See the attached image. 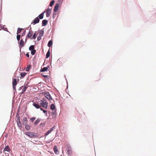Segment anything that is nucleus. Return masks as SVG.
I'll return each mask as SVG.
<instances>
[{
	"label": "nucleus",
	"mask_w": 156,
	"mask_h": 156,
	"mask_svg": "<svg viewBox=\"0 0 156 156\" xmlns=\"http://www.w3.org/2000/svg\"><path fill=\"white\" fill-rule=\"evenodd\" d=\"M54 3H55V1L54 0H53V1H51L50 2V6H52L54 5Z\"/></svg>",
	"instance_id": "2f4dec72"
},
{
	"label": "nucleus",
	"mask_w": 156,
	"mask_h": 156,
	"mask_svg": "<svg viewBox=\"0 0 156 156\" xmlns=\"http://www.w3.org/2000/svg\"><path fill=\"white\" fill-rule=\"evenodd\" d=\"M34 49V45H31L29 48V49L30 50H32Z\"/></svg>",
	"instance_id": "a878e982"
},
{
	"label": "nucleus",
	"mask_w": 156,
	"mask_h": 156,
	"mask_svg": "<svg viewBox=\"0 0 156 156\" xmlns=\"http://www.w3.org/2000/svg\"><path fill=\"white\" fill-rule=\"evenodd\" d=\"M27 117H24L22 121V124L23 125H25L27 123Z\"/></svg>",
	"instance_id": "9b49d317"
},
{
	"label": "nucleus",
	"mask_w": 156,
	"mask_h": 156,
	"mask_svg": "<svg viewBox=\"0 0 156 156\" xmlns=\"http://www.w3.org/2000/svg\"><path fill=\"white\" fill-rule=\"evenodd\" d=\"M48 23V21L46 20H44L42 21V25L43 26L46 25Z\"/></svg>",
	"instance_id": "f3484780"
},
{
	"label": "nucleus",
	"mask_w": 156,
	"mask_h": 156,
	"mask_svg": "<svg viewBox=\"0 0 156 156\" xmlns=\"http://www.w3.org/2000/svg\"><path fill=\"white\" fill-rule=\"evenodd\" d=\"M53 150L55 153L56 154H58V153L59 151L58 150L57 147L56 146H54L53 147Z\"/></svg>",
	"instance_id": "1a4fd4ad"
},
{
	"label": "nucleus",
	"mask_w": 156,
	"mask_h": 156,
	"mask_svg": "<svg viewBox=\"0 0 156 156\" xmlns=\"http://www.w3.org/2000/svg\"><path fill=\"white\" fill-rule=\"evenodd\" d=\"M66 151H67V153L69 156H71L72 154V151L71 150V148L70 146L68 145L67 146L66 148Z\"/></svg>",
	"instance_id": "7ed1b4c3"
},
{
	"label": "nucleus",
	"mask_w": 156,
	"mask_h": 156,
	"mask_svg": "<svg viewBox=\"0 0 156 156\" xmlns=\"http://www.w3.org/2000/svg\"><path fill=\"white\" fill-rule=\"evenodd\" d=\"M26 56L27 57H29V55L28 54H27L26 55Z\"/></svg>",
	"instance_id": "4c0bfd02"
},
{
	"label": "nucleus",
	"mask_w": 156,
	"mask_h": 156,
	"mask_svg": "<svg viewBox=\"0 0 156 156\" xmlns=\"http://www.w3.org/2000/svg\"><path fill=\"white\" fill-rule=\"evenodd\" d=\"M42 94L44 95L49 101H51L52 100V98L49 92H43L42 93Z\"/></svg>",
	"instance_id": "f257e3e1"
},
{
	"label": "nucleus",
	"mask_w": 156,
	"mask_h": 156,
	"mask_svg": "<svg viewBox=\"0 0 156 156\" xmlns=\"http://www.w3.org/2000/svg\"><path fill=\"white\" fill-rule=\"evenodd\" d=\"M17 123L18 125V126L20 128H21L22 127V125L21 123V122L20 121V119L19 118V117L18 118L17 121Z\"/></svg>",
	"instance_id": "6e6552de"
},
{
	"label": "nucleus",
	"mask_w": 156,
	"mask_h": 156,
	"mask_svg": "<svg viewBox=\"0 0 156 156\" xmlns=\"http://www.w3.org/2000/svg\"><path fill=\"white\" fill-rule=\"evenodd\" d=\"M42 76H43L45 77H47L48 76L45 75L44 74H42Z\"/></svg>",
	"instance_id": "f704fd0d"
},
{
	"label": "nucleus",
	"mask_w": 156,
	"mask_h": 156,
	"mask_svg": "<svg viewBox=\"0 0 156 156\" xmlns=\"http://www.w3.org/2000/svg\"><path fill=\"white\" fill-rule=\"evenodd\" d=\"M25 31L22 34V36H23L25 34Z\"/></svg>",
	"instance_id": "c9c22d12"
},
{
	"label": "nucleus",
	"mask_w": 156,
	"mask_h": 156,
	"mask_svg": "<svg viewBox=\"0 0 156 156\" xmlns=\"http://www.w3.org/2000/svg\"><path fill=\"white\" fill-rule=\"evenodd\" d=\"M37 34H38L36 32H35L33 37L31 38V39H35L36 38V37L37 35Z\"/></svg>",
	"instance_id": "aec40b11"
},
{
	"label": "nucleus",
	"mask_w": 156,
	"mask_h": 156,
	"mask_svg": "<svg viewBox=\"0 0 156 156\" xmlns=\"http://www.w3.org/2000/svg\"><path fill=\"white\" fill-rule=\"evenodd\" d=\"M22 29H23L22 28H18L17 32V34H18L20 33Z\"/></svg>",
	"instance_id": "393cba45"
},
{
	"label": "nucleus",
	"mask_w": 156,
	"mask_h": 156,
	"mask_svg": "<svg viewBox=\"0 0 156 156\" xmlns=\"http://www.w3.org/2000/svg\"><path fill=\"white\" fill-rule=\"evenodd\" d=\"M31 65H28L27 66V67L26 70V71H28L29 70H30V67H31Z\"/></svg>",
	"instance_id": "c756f323"
},
{
	"label": "nucleus",
	"mask_w": 156,
	"mask_h": 156,
	"mask_svg": "<svg viewBox=\"0 0 156 156\" xmlns=\"http://www.w3.org/2000/svg\"><path fill=\"white\" fill-rule=\"evenodd\" d=\"M40 121V120L39 119H37L34 122V124L35 125H37Z\"/></svg>",
	"instance_id": "412c9836"
},
{
	"label": "nucleus",
	"mask_w": 156,
	"mask_h": 156,
	"mask_svg": "<svg viewBox=\"0 0 156 156\" xmlns=\"http://www.w3.org/2000/svg\"><path fill=\"white\" fill-rule=\"evenodd\" d=\"M40 108L41 110V111H43L44 110L42 108H41L40 107Z\"/></svg>",
	"instance_id": "58836bf2"
},
{
	"label": "nucleus",
	"mask_w": 156,
	"mask_h": 156,
	"mask_svg": "<svg viewBox=\"0 0 156 156\" xmlns=\"http://www.w3.org/2000/svg\"><path fill=\"white\" fill-rule=\"evenodd\" d=\"M31 51V54H32L33 55L35 54L36 52V50H35V49L32 50Z\"/></svg>",
	"instance_id": "7c9ffc66"
},
{
	"label": "nucleus",
	"mask_w": 156,
	"mask_h": 156,
	"mask_svg": "<svg viewBox=\"0 0 156 156\" xmlns=\"http://www.w3.org/2000/svg\"><path fill=\"white\" fill-rule=\"evenodd\" d=\"M20 37V35L17 34V39L18 41H19Z\"/></svg>",
	"instance_id": "473e14b6"
},
{
	"label": "nucleus",
	"mask_w": 156,
	"mask_h": 156,
	"mask_svg": "<svg viewBox=\"0 0 156 156\" xmlns=\"http://www.w3.org/2000/svg\"><path fill=\"white\" fill-rule=\"evenodd\" d=\"M17 84V82L16 79H14L12 82V87L14 90H16V86Z\"/></svg>",
	"instance_id": "423d86ee"
},
{
	"label": "nucleus",
	"mask_w": 156,
	"mask_h": 156,
	"mask_svg": "<svg viewBox=\"0 0 156 156\" xmlns=\"http://www.w3.org/2000/svg\"><path fill=\"white\" fill-rule=\"evenodd\" d=\"M34 133L31 132H27L25 133V134L30 138L35 137V136L34 134Z\"/></svg>",
	"instance_id": "20e7f679"
},
{
	"label": "nucleus",
	"mask_w": 156,
	"mask_h": 156,
	"mask_svg": "<svg viewBox=\"0 0 156 156\" xmlns=\"http://www.w3.org/2000/svg\"><path fill=\"white\" fill-rule=\"evenodd\" d=\"M24 41L22 40L21 39L20 42V47L21 48L22 47H23L24 46Z\"/></svg>",
	"instance_id": "f8f14e48"
},
{
	"label": "nucleus",
	"mask_w": 156,
	"mask_h": 156,
	"mask_svg": "<svg viewBox=\"0 0 156 156\" xmlns=\"http://www.w3.org/2000/svg\"><path fill=\"white\" fill-rule=\"evenodd\" d=\"M54 127L51 128L50 130H48V132L45 134V136H46L48 135L53 130Z\"/></svg>",
	"instance_id": "2eb2a0df"
},
{
	"label": "nucleus",
	"mask_w": 156,
	"mask_h": 156,
	"mask_svg": "<svg viewBox=\"0 0 156 156\" xmlns=\"http://www.w3.org/2000/svg\"><path fill=\"white\" fill-rule=\"evenodd\" d=\"M55 108V107L54 104H52L51 105V106H50V109L52 110H54Z\"/></svg>",
	"instance_id": "5701e85b"
},
{
	"label": "nucleus",
	"mask_w": 156,
	"mask_h": 156,
	"mask_svg": "<svg viewBox=\"0 0 156 156\" xmlns=\"http://www.w3.org/2000/svg\"><path fill=\"white\" fill-rule=\"evenodd\" d=\"M43 112L44 113H46V112H47V111L45 110H44L43 111Z\"/></svg>",
	"instance_id": "e433bc0d"
},
{
	"label": "nucleus",
	"mask_w": 156,
	"mask_h": 156,
	"mask_svg": "<svg viewBox=\"0 0 156 156\" xmlns=\"http://www.w3.org/2000/svg\"><path fill=\"white\" fill-rule=\"evenodd\" d=\"M33 32L32 30H30L27 36V37L28 38H30L33 34Z\"/></svg>",
	"instance_id": "9d476101"
},
{
	"label": "nucleus",
	"mask_w": 156,
	"mask_h": 156,
	"mask_svg": "<svg viewBox=\"0 0 156 156\" xmlns=\"http://www.w3.org/2000/svg\"><path fill=\"white\" fill-rule=\"evenodd\" d=\"M50 55V52L49 50L48 51L46 55V58H48Z\"/></svg>",
	"instance_id": "cd10ccee"
},
{
	"label": "nucleus",
	"mask_w": 156,
	"mask_h": 156,
	"mask_svg": "<svg viewBox=\"0 0 156 156\" xmlns=\"http://www.w3.org/2000/svg\"><path fill=\"white\" fill-rule=\"evenodd\" d=\"M52 44V40L48 42V45L49 47H50Z\"/></svg>",
	"instance_id": "4be33fe9"
},
{
	"label": "nucleus",
	"mask_w": 156,
	"mask_h": 156,
	"mask_svg": "<svg viewBox=\"0 0 156 156\" xmlns=\"http://www.w3.org/2000/svg\"><path fill=\"white\" fill-rule=\"evenodd\" d=\"M48 103L47 102H44L43 101L41 100L40 101V105L45 109L48 108Z\"/></svg>",
	"instance_id": "f03ea898"
},
{
	"label": "nucleus",
	"mask_w": 156,
	"mask_h": 156,
	"mask_svg": "<svg viewBox=\"0 0 156 156\" xmlns=\"http://www.w3.org/2000/svg\"><path fill=\"white\" fill-rule=\"evenodd\" d=\"M27 88V87H25L23 89L22 92V93H21V94H22L24 92H25L26 91Z\"/></svg>",
	"instance_id": "c85d7f7f"
},
{
	"label": "nucleus",
	"mask_w": 156,
	"mask_h": 156,
	"mask_svg": "<svg viewBox=\"0 0 156 156\" xmlns=\"http://www.w3.org/2000/svg\"><path fill=\"white\" fill-rule=\"evenodd\" d=\"M51 9L48 8L45 10L44 12V13L46 12V15L47 17H49L51 13Z\"/></svg>",
	"instance_id": "39448f33"
},
{
	"label": "nucleus",
	"mask_w": 156,
	"mask_h": 156,
	"mask_svg": "<svg viewBox=\"0 0 156 156\" xmlns=\"http://www.w3.org/2000/svg\"><path fill=\"white\" fill-rule=\"evenodd\" d=\"M44 12H43L42 13L40 14L37 17L38 18H39L40 19H42L43 18L44 15Z\"/></svg>",
	"instance_id": "dca6fc26"
},
{
	"label": "nucleus",
	"mask_w": 156,
	"mask_h": 156,
	"mask_svg": "<svg viewBox=\"0 0 156 156\" xmlns=\"http://www.w3.org/2000/svg\"><path fill=\"white\" fill-rule=\"evenodd\" d=\"M25 125V128L27 130H29L30 129V127L28 125Z\"/></svg>",
	"instance_id": "bb28decb"
},
{
	"label": "nucleus",
	"mask_w": 156,
	"mask_h": 156,
	"mask_svg": "<svg viewBox=\"0 0 156 156\" xmlns=\"http://www.w3.org/2000/svg\"><path fill=\"white\" fill-rule=\"evenodd\" d=\"M59 6V4L58 3H56L54 9V12H56L58 10Z\"/></svg>",
	"instance_id": "ddd939ff"
},
{
	"label": "nucleus",
	"mask_w": 156,
	"mask_h": 156,
	"mask_svg": "<svg viewBox=\"0 0 156 156\" xmlns=\"http://www.w3.org/2000/svg\"><path fill=\"white\" fill-rule=\"evenodd\" d=\"M33 105L37 109H38L40 108V106L35 103H34Z\"/></svg>",
	"instance_id": "6ab92c4d"
},
{
	"label": "nucleus",
	"mask_w": 156,
	"mask_h": 156,
	"mask_svg": "<svg viewBox=\"0 0 156 156\" xmlns=\"http://www.w3.org/2000/svg\"><path fill=\"white\" fill-rule=\"evenodd\" d=\"M26 41H27V40L26 39L25 42H26Z\"/></svg>",
	"instance_id": "ea45409f"
},
{
	"label": "nucleus",
	"mask_w": 156,
	"mask_h": 156,
	"mask_svg": "<svg viewBox=\"0 0 156 156\" xmlns=\"http://www.w3.org/2000/svg\"><path fill=\"white\" fill-rule=\"evenodd\" d=\"M35 119H36V118L32 117L30 119V120L32 122H33Z\"/></svg>",
	"instance_id": "72a5a7b5"
},
{
	"label": "nucleus",
	"mask_w": 156,
	"mask_h": 156,
	"mask_svg": "<svg viewBox=\"0 0 156 156\" xmlns=\"http://www.w3.org/2000/svg\"><path fill=\"white\" fill-rule=\"evenodd\" d=\"M39 21V19L38 18V17H37L31 23V24L35 25V24L38 23Z\"/></svg>",
	"instance_id": "0eeeda50"
},
{
	"label": "nucleus",
	"mask_w": 156,
	"mask_h": 156,
	"mask_svg": "<svg viewBox=\"0 0 156 156\" xmlns=\"http://www.w3.org/2000/svg\"><path fill=\"white\" fill-rule=\"evenodd\" d=\"M48 67H44L43 68L41 69V71L42 72H45V71H48Z\"/></svg>",
	"instance_id": "a211bd4d"
},
{
	"label": "nucleus",
	"mask_w": 156,
	"mask_h": 156,
	"mask_svg": "<svg viewBox=\"0 0 156 156\" xmlns=\"http://www.w3.org/2000/svg\"><path fill=\"white\" fill-rule=\"evenodd\" d=\"M26 74V73L25 72L21 73H20L21 77L23 78L24 77V76H25Z\"/></svg>",
	"instance_id": "b1692460"
},
{
	"label": "nucleus",
	"mask_w": 156,
	"mask_h": 156,
	"mask_svg": "<svg viewBox=\"0 0 156 156\" xmlns=\"http://www.w3.org/2000/svg\"><path fill=\"white\" fill-rule=\"evenodd\" d=\"M10 149L8 145L6 146L4 148V151H7L9 152L10 151Z\"/></svg>",
	"instance_id": "4468645a"
}]
</instances>
